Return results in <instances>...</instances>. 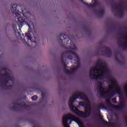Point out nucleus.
Instances as JSON below:
<instances>
[{"label":"nucleus","mask_w":127,"mask_h":127,"mask_svg":"<svg viewBox=\"0 0 127 127\" xmlns=\"http://www.w3.org/2000/svg\"><path fill=\"white\" fill-rule=\"evenodd\" d=\"M63 123L64 127H84L83 122L79 118L70 114L63 117Z\"/></svg>","instance_id":"1"},{"label":"nucleus","mask_w":127,"mask_h":127,"mask_svg":"<svg viewBox=\"0 0 127 127\" xmlns=\"http://www.w3.org/2000/svg\"><path fill=\"white\" fill-rule=\"evenodd\" d=\"M75 99H76V98H75L74 96H73L69 99V107L71 111H72V112H74V113H76L78 116L82 118H86L87 116H89L90 115L91 110V104H90V102L87 101V103L86 104L85 106V113H84L81 111H79L77 108L73 106L72 103L74 102V100H75Z\"/></svg>","instance_id":"2"},{"label":"nucleus","mask_w":127,"mask_h":127,"mask_svg":"<svg viewBox=\"0 0 127 127\" xmlns=\"http://www.w3.org/2000/svg\"><path fill=\"white\" fill-rule=\"evenodd\" d=\"M99 91L102 94H110L112 93L116 92L120 93L121 92V89L117 82L115 80H113L111 82V84L109 85V89L106 90V88H104V85L100 84L99 86Z\"/></svg>","instance_id":"3"},{"label":"nucleus","mask_w":127,"mask_h":127,"mask_svg":"<svg viewBox=\"0 0 127 127\" xmlns=\"http://www.w3.org/2000/svg\"><path fill=\"white\" fill-rule=\"evenodd\" d=\"M91 74H94L95 77L98 78L102 79V77L107 73V68L105 66H102L97 69V67H93L91 71Z\"/></svg>","instance_id":"4"},{"label":"nucleus","mask_w":127,"mask_h":127,"mask_svg":"<svg viewBox=\"0 0 127 127\" xmlns=\"http://www.w3.org/2000/svg\"><path fill=\"white\" fill-rule=\"evenodd\" d=\"M16 16L18 19V25H19V27L22 26V23H23V20L22 19V18L20 17V14L19 13H16Z\"/></svg>","instance_id":"5"},{"label":"nucleus","mask_w":127,"mask_h":127,"mask_svg":"<svg viewBox=\"0 0 127 127\" xmlns=\"http://www.w3.org/2000/svg\"><path fill=\"white\" fill-rule=\"evenodd\" d=\"M32 101H36V100H37V96H34L32 97Z\"/></svg>","instance_id":"6"},{"label":"nucleus","mask_w":127,"mask_h":127,"mask_svg":"<svg viewBox=\"0 0 127 127\" xmlns=\"http://www.w3.org/2000/svg\"><path fill=\"white\" fill-rule=\"evenodd\" d=\"M16 4H13L12 5V8H13V9H16Z\"/></svg>","instance_id":"7"},{"label":"nucleus","mask_w":127,"mask_h":127,"mask_svg":"<svg viewBox=\"0 0 127 127\" xmlns=\"http://www.w3.org/2000/svg\"><path fill=\"white\" fill-rule=\"evenodd\" d=\"M28 39H31V37L29 36H27Z\"/></svg>","instance_id":"8"},{"label":"nucleus","mask_w":127,"mask_h":127,"mask_svg":"<svg viewBox=\"0 0 127 127\" xmlns=\"http://www.w3.org/2000/svg\"><path fill=\"white\" fill-rule=\"evenodd\" d=\"M71 123H72V122H71V121H70V124H71Z\"/></svg>","instance_id":"9"},{"label":"nucleus","mask_w":127,"mask_h":127,"mask_svg":"<svg viewBox=\"0 0 127 127\" xmlns=\"http://www.w3.org/2000/svg\"><path fill=\"white\" fill-rule=\"evenodd\" d=\"M13 13H14V11H13Z\"/></svg>","instance_id":"10"}]
</instances>
